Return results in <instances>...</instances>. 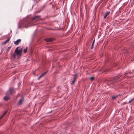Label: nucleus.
Returning <instances> with one entry per match:
<instances>
[{
    "instance_id": "19",
    "label": "nucleus",
    "mask_w": 134,
    "mask_h": 134,
    "mask_svg": "<svg viewBox=\"0 0 134 134\" xmlns=\"http://www.w3.org/2000/svg\"><path fill=\"white\" fill-rule=\"evenodd\" d=\"M126 103L125 102H124V103H121V105H122V106L125 104H126Z\"/></svg>"
},
{
    "instance_id": "14",
    "label": "nucleus",
    "mask_w": 134,
    "mask_h": 134,
    "mask_svg": "<svg viewBox=\"0 0 134 134\" xmlns=\"http://www.w3.org/2000/svg\"><path fill=\"white\" fill-rule=\"evenodd\" d=\"M10 38H9L4 42V43H6L8 42Z\"/></svg>"
},
{
    "instance_id": "31",
    "label": "nucleus",
    "mask_w": 134,
    "mask_h": 134,
    "mask_svg": "<svg viewBox=\"0 0 134 134\" xmlns=\"http://www.w3.org/2000/svg\"><path fill=\"white\" fill-rule=\"evenodd\" d=\"M118 103H119V101H118Z\"/></svg>"
},
{
    "instance_id": "2",
    "label": "nucleus",
    "mask_w": 134,
    "mask_h": 134,
    "mask_svg": "<svg viewBox=\"0 0 134 134\" xmlns=\"http://www.w3.org/2000/svg\"><path fill=\"white\" fill-rule=\"evenodd\" d=\"M19 47H17L15 51V53H14L13 54V56L14 58H15L16 55L18 56H21V52L23 50L22 48H20L18 49Z\"/></svg>"
},
{
    "instance_id": "8",
    "label": "nucleus",
    "mask_w": 134,
    "mask_h": 134,
    "mask_svg": "<svg viewBox=\"0 0 134 134\" xmlns=\"http://www.w3.org/2000/svg\"><path fill=\"white\" fill-rule=\"evenodd\" d=\"M10 90L9 89V90L7 91L6 93V95H8L9 96L10 95L12 94H10Z\"/></svg>"
},
{
    "instance_id": "13",
    "label": "nucleus",
    "mask_w": 134,
    "mask_h": 134,
    "mask_svg": "<svg viewBox=\"0 0 134 134\" xmlns=\"http://www.w3.org/2000/svg\"><path fill=\"white\" fill-rule=\"evenodd\" d=\"M77 75H75L73 77V80L75 81L76 79Z\"/></svg>"
},
{
    "instance_id": "25",
    "label": "nucleus",
    "mask_w": 134,
    "mask_h": 134,
    "mask_svg": "<svg viewBox=\"0 0 134 134\" xmlns=\"http://www.w3.org/2000/svg\"><path fill=\"white\" fill-rule=\"evenodd\" d=\"M41 79V78L40 77H39L38 78V80H40V79Z\"/></svg>"
},
{
    "instance_id": "15",
    "label": "nucleus",
    "mask_w": 134,
    "mask_h": 134,
    "mask_svg": "<svg viewBox=\"0 0 134 134\" xmlns=\"http://www.w3.org/2000/svg\"><path fill=\"white\" fill-rule=\"evenodd\" d=\"M27 47L24 50V52L25 53H26L27 50Z\"/></svg>"
},
{
    "instance_id": "5",
    "label": "nucleus",
    "mask_w": 134,
    "mask_h": 134,
    "mask_svg": "<svg viewBox=\"0 0 134 134\" xmlns=\"http://www.w3.org/2000/svg\"><path fill=\"white\" fill-rule=\"evenodd\" d=\"M45 41L47 42L52 41L54 40V39L52 38H46L45 39Z\"/></svg>"
},
{
    "instance_id": "20",
    "label": "nucleus",
    "mask_w": 134,
    "mask_h": 134,
    "mask_svg": "<svg viewBox=\"0 0 134 134\" xmlns=\"http://www.w3.org/2000/svg\"><path fill=\"white\" fill-rule=\"evenodd\" d=\"M133 99V98L132 99H131L130 100L128 103H130L132 101V100Z\"/></svg>"
},
{
    "instance_id": "24",
    "label": "nucleus",
    "mask_w": 134,
    "mask_h": 134,
    "mask_svg": "<svg viewBox=\"0 0 134 134\" xmlns=\"http://www.w3.org/2000/svg\"><path fill=\"white\" fill-rule=\"evenodd\" d=\"M42 75H41L39 77H40L41 78L43 76H42Z\"/></svg>"
},
{
    "instance_id": "11",
    "label": "nucleus",
    "mask_w": 134,
    "mask_h": 134,
    "mask_svg": "<svg viewBox=\"0 0 134 134\" xmlns=\"http://www.w3.org/2000/svg\"><path fill=\"white\" fill-rule=\"evenodd\" d=\"M119 94H118L117 95L113 96L112 97V99H114L118 96L119 95Z\"/></svg>"
},
{
    "instance_id": "22",
    "label": "nucleus",
    "mask_w": 134,
    "mask_h": 134,
    "mask_svg": "<svg viewBox=\"0 0 134 134\" xmlns=\"http://www.w3.org/2000/svg\"><path fill=\"white\" fill-rule=\"evenodd\" d=\"M93 48V46H92V45L91 47V49H92Z\"/></svg>"
},
{
    "instance_id": "1",
    "label": "nucleus",
    "mask_w": 134,
    "mask_h": 134,
    "mask_svg": "<svg viewBox=\"0 0 134 134\" xmlns=\"http://www.w3.org/2000/svg\"><path fill=\"white\" fill-rule=\"evenodd\" d=\"M30 21L28 19L26 18H23L22 20H20L18 25V29H21L23 26L25 28H27L31 26L29 25Z\"/></svg>"
},
{
    "instance_id": "6",
    "label": "nucleus",
    "mask_w": 134,
    "mask_h": 134,
    "mask_svg": "<svg viewBox=\"0 0 134 134\" xmlns=\"http://www.w3.org/2000/svg\"><path fill=\"white\" fill-rule=\"evenodd\" d=\"M24 100L23 98H21L19 100L18 104L19 105H20L22 103L23 100Z\"/></svg>"
},
{
    "instance_id": "26",
    "label": "nucleus",
    "mask_w": 134,
    "mask_h": 134,
    "mask_svg": "<svg viewBox=\"0 0 134 134\" xmlns=\"http://www.w3.org/2000/svg\"><path fill=\"white\" fill-rule=\"evenodd\" d=\"M11 46L10 47H8V48H9V49H10V48H11Z\"/></svg>"
},
{
    "instance_id": "17",
    "label": "nucleus",
    "mask_w": 134,
    "mask_h": 134,
    "mask_svg": "<svg viewBox=\"0 0 134 134\" xmlns=\"http://www.w3.org/2000/svg\"><path fill=\"white\" fill-rule=\"evenodd\" d=\"M75 81L73 80V81H72V83H71V84L72 85H73Z\"/></svg>"
},
{
    "instance_id": "9",
    "label": "nucleus",
    "mask_w": 134,
    "mask_h": 134,
    "mask_svg": "<svg viewBox=\"0 0 134 134\" xmlns=\"http://www.w3.org/2000/svg\"><path fill=\"white\" fill-rule=\"evenodd\" d=\"M109 12H108V11L106 12V14H105V15H104L103 18H106V17H107V16L109 14Z\"/></svg>"
},
{
    "instance_id": "29",
    "label": "nucleus",
    "mask_w": 134,
    "mask_h": 134,
    "mask_svg": "<svg viewBox=\"0 0 134 134\" xmlns=\"http://www.w3.org/2000/svg\"><path fill=\"white\" fill-rule=\"evenodd\" d=\"M130 73H132V72H129Z\"/></svg>"
},
{
    "instance_id": "21",
    "label": "nucleus",
    "mask_w": 134,
    "mask_h": 134,
    "mask_svg": "<svg viewBox=\"0 0 134 134\" xmlns=\"http://www.w3.org/2000/svg\"><path fill=\"white\" fill-rule=\"evenodd\" d=\"M94 41H95V40H94L93 41L92 43V46H93V45L94 44Z\"/></svg>"
},
{
    "instance_id": "27",
    "label": "nucleus",
    "mask_w": 134,
    "mask_h": 134,
    "mask_svg": "<svg viewBox=\"0 0 134 134\" xmlns=\"http://www.w3.org/2000/svg\"><path fill=\"white\" fill-rule=\"evenodd\" d=\"M40 12V11H39L38 12H36L37 13H39Z\"/></svg>"
},
{
    "instance_id": "10",
    "label": "nucleus",
    "mask_w": 134,
    "mask_h": 134,
    "mask_svg": "<svg viewBox=\"0 0 134 134\" xmlns=\"http://www.w3.org/2000/svg\"><path fill=\"white\" fill-rule=\"evenodd\" d=\"M40 16H35L32 19L33 20L37 19L38 18H40Z\"/></svg>"
},
{
    "instance_id": "3",
    "label": "nucleus",
    "mask_w": 134,
    "mask_h": 134,
    "mask_svg": "<svg viewBox=\"0 0 134 134\" xmlns=\"http://www.w3.org/2000/svg\"><path fill=\"white\" fill-rule=\"evenodd\" d=\"M10 90V94H12L15 93V89L13 88H10L9 89Z\"/></svg>"
},
{
    "instance_id": "23",
    "label": "nucleus",
    "mask_w": 134,
    "mask_h": 134,
    "mask_svg": "<svg viewBox=\"0 0 134 134\" xmlns=\"http://www.w3.org/2000/svg\"><path fill=\"white\" fill-rule=\"evenodd\" d=\"M42 75H41L39 77H40L41 78L43 76H42Z\"/></svg>"
},
{
    "instance_id": "18",
    "label": "nucleus",
    "mask_w": 134,
    "mask_h": 134,
    "mask_svg": "<svg viewBox=\"0 0 134 134\" xmlns=\"http://www.w3.org/2000/svg\"><path fill=\"white\" fill-rule=\"evenodd\" d=\"M94 78L93 77H90V79L91 80H93Z\"/></svg>"
},
{
    "instance_id": "12",
    "label": "nucleus",
    "mask_w": 134,
    "mask_h": 134,
    "mask_svg": "<svg viewBox=\"0 0 134 134\" xmlns=\"http://www.w3.org/2000/svg\"><path fill=\"white\" fill-rule=\"evenodd\" d=\"M6 113V111L5 112L2 114V115L0 116V119H1L4 116Z\"/></svg>"
},
{
    "instance_id": "7",
    "label": "nucleus",
    "mask_w": 134,
    "mask_h": 134,
    "mask_svg": "<svg viewBox=\"0 0 134 134\" xmlns=\"http://www.w3.org/2000/svg\"><path fill=\"white\" fill-rule=\"evenodd\" d=\"M9 98L10 97L9 96L6 95V96L4 97V99L5 100H9Z\"/></svg>"
},
{
    "instance_id": "28",
    "label": "nucleus",
    "mask_w": 134,
    "mask_h": 134,
    "mask_svg": "<svg viewBox=\"0 0 134 134\" xmlns=\"http://www.w3.org/2000/svg\"><path fill=\"white\" fill-rule=\"evenodd\" d=\"M126 53H128V51H126Z\"/></svg>"
},
{
    "instance_id": "30",
    "label": "nucleus",
    "mask_w": 134,
    "mask_h": 134,
    "mask_svg": "<svg viewBox=\"0 0 134 134\" xmlns=\"http://www.w3.org/2000/svg\"><path fill=\"white\" fill-rule=\"evenodd\" d=\"M133 72H134V70H133Z\"/></svg>"
},
{
    "instance_id": "4",
    "label": "nucleus",
    "mask_w": 134,
    "mask_h": 134,
    "mask_svg": "<svg viewBox=\"0 0 134 134\" xmlns=\"http://www.w3.org/2000/svg\"><path fill=\"white\" fill-rule=\"evenodd\" d=\"M21 39H18L16 41L14 42V44L15 45H18L21 42Z\"/></svg>"
},
{
    "instance_id": "16",
    "label": "nucleus",
    "mask_w": 134,
    "mask_h": 134,
    "mask_svg": "<svg viewBox=\"0 0 134 134\" xmlns=\"http://www.w3.org/2000/svg\"><path fill=\"white\" fill-rule=\"evenodd\" d=\"M47 73V72H43L41 75H42V76H43L44 75H45L46 73Z\"/></svg>"
}]
</instances>
